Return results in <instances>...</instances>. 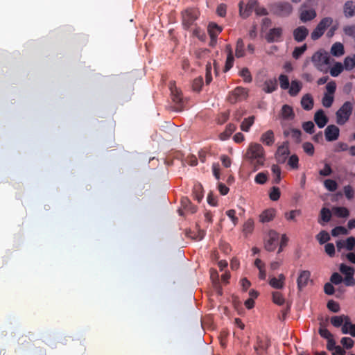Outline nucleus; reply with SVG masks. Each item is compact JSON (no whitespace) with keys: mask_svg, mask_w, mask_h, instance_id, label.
Segmentation results:
<instances>
[{"mask_svg":"<svg viewBox=\"0 0 355 355\" xmlns=\"http://www.w3.org/2000/svg\"><path fill=\"white\" fill-rule=\"evenodd\" d=\"M345 68L344 64H342L340 62H336L330 70V73L332 76L336 77L343 71Z\"/></svg>","mask_w":355,"mask_h":355,"instance_id":"58836bf2","label":"nucleus"},{"mask_svg":"<svg viewBox=\"0 0 355 355\" xmlns=\"http://www.w3.org/2000/svg\"><path fill=\"white\" fill-rule=\"evenodd\" d=\"M223 28L216 24L211 22L207 27V31L211 39V42H216L218 35L221 33Z\"/></svg>","mask_w":355,"mask_h":355,"instance_id":"dca6fc26","label":"nucleus"},{"mask_svg":"<svg viewBox=\"0 0 355 355\" xmlns=\"http://www.w3.org/2000/svg\"><path fill=\"white\" fill-rule=\"evenodd\" d=\"M302 128L307 133L313 134L314 132L315 125L312 121H309L304 122L302 123Z\"/></svg>","mask_w":355,"mask_h":355,"instance_id":"e2e57ef3","label":"nucleus"},{"mask_svg":"<svg viewBox=\"0 0 355 355\" xmlns=\"http://www.w3.org/2000/svg\"><path fill=\"white\" fill-rule=\"evenodd\" d=\"M327 308L334 313H338L340 311L339 304L332 300L327 302Z\"/></svg>","mask_w":355,"mask_h":355,"instance_id":"0e129e2a","label":"nucleus"},{"mask_svg":"<svg viewBox=\"0 0 355 355\" xmlns=\"http://www.w3.org/2000/svg\"><path fill=\"white\" fill-rule=\"evenodd\" d=\"M320 217L321 219L325 223L330 221L331 218V212L330 209L325 207L322 208L320 211Z\"/></svg>","mask_w":355,"mask_h":355,"instance_id":"c03bdc74","label":"nucleus"},{"mask_svg":"<svg viewBox=\"0 0 355 355\" xmlns=\"http://www.w3.org/2000/svg\"><path fill=\"white\" fill-rule=\"evenodd\" d=\"M299 158L297 155H292L288 161V164L291 166V168L293 169H297L299 167Z\"/></svg>","mask_w":355,"mask_h":355,"instance_id":"13d9d810","label":"nucleus"},{"mask_svg":"<svg viewBox=\"0 0 355 355\" xmlns=\"http://www.w3.org/2000/svg\"><path fill=\"white\" fill-rule=\"evenodd\" d=\"M236 125L234 123H229L227 125L225 130L220 135V138L222 140L227 139L230 135L236 130Z\"/></svg>","mask_w":355,"mask_h":355,"instance_id":"c756f323","label":"nucleus"},{"mask_svg":"<svg viewBox=\"0 0 355 355\" xmlns=\"http://www.w3.org/2000/svg\"><path fill=\"white\" fill-rule=\"evenodd\" d=\"M314 121L320 128H322L327 123L328 118L322 110H319L314 115Z\"/></svg>","mask_w":355,"mask_h":355,"instance_id":"6ab92c4d","label":"nucleus"},{"mask_svg":"<svg viewBox=\"0 0 355 355\" xmlns=\"http://www.w3.org/2000/svg\"><path fill=\"white\" fill-rule=\"evenodd\" d=\"M343 191L345 197L348 200H352L354 197V190L351 185H346L343 187Z\"/></svg>","mask_w":355,"mask_h":355,"instance_id":"bf43d9fd","label":"nucleus"},{"mask_svg":"<svg viewBox=\"0 0 355 355\" xmlns=\"http://www.w3.org/2000/svg\"><path fill=\"white\" fill-rule=\"evenodd\" d=\"M347 234V230L343 226H337L331 230V235L333 236H338L339 235H346Z\"/></svg>","mask_w":355,"mask_h":355,"instance_id":"de8ad7c7","label":"nucleus"},{"mask_svg":"<svg viewBox=\"0 0 355 355\" xmlns=\"http://www.w3.org/2000/svg\"><path fill=\"white\" fill-rule=\"evenodd\" d=\"M302 84L299 80H292L288 88V94L291 96H297L302 89Z\"/></svg>","mask_w":355,"mask_h":355,"instance_id":"a878e982","label":"nucleus"},{"mask_svg":"<svg viewBox=\"0 0 355 355\" xmlns=\"http://www.w3.org/2000/svg\"><path fill=\"white\" fill-rule=\"evenodd\" d=\"M279 81L280 87L282 89L286 90L289 88V86H290L289 80H288V77L286 75L281 74L279 76Z\"/></svg>","mask_w":355,"mask_h":355,"instance_id":"a19ab883","label":"nucleus"},{"mask_svg":"<svg viewBox=\"0 0 355 355\" xmlns=\"http://www.w3.org/2000/svg\"><path fill=\"white\" fill-rule=\"evenodd\" d=\"M254 229V221L248 219L243 225V231L245 234H250Z\"/></svg>","mask_w":355,"mask_h":355,"instance_id":"6e6d98bb","label":"nucleus"},{"mask_svg":"<svg viewBox=\"0 0 355 355\" xmlns=\"http://www.w3.org/2000/svg\"><path fill=\"white\" fill-rule=\"evenodd\" d=\"M331 53L336 57H340L345 53L344 46L340 42L334 43L331 48Z\"/></svg>","mask_w":355,"mask_h":355,"instance_id":"c85d7f7f","label":"nucleus"},{"mask_svg":"<svg viewBox=\"0 0 355 355\" xmlns=\"http://www.w3.org/2000/svg\"><path fill=\"white\" fill-rule=\"evenodd\" d=\"M285 276L280 274L278 278L272 277L269 281V284L275 289H281L284 286Z\"/></svg>","mask_w":355,"mask_h":355,"instance_id":"b1692460","label":"nucleus"},{"mask_svg":"<svg viewBox=\"0 0 355 355\" xmlns=\"http://www.w3.org/2000/svg\"><path fill=\"white\" fill-rule=\"evenodd\" d=\"M272 13L278 17H285L293 11V7L288 2H278L271 6Z\"/></svg>","mask_w":355,"mask_h":355,"instance_id":"20e7f679","label":"nucleus"},{"mask_svg":"<svg viewBox=\"0 0 355 355\" xmlns=\"http://www.w3.org/2000/svg\"><path fill=\"white\" fill-rule=\"evenodd\" d=\"M345 249L350 252H355V237L349 236L345 239Z\"/></svg>","mask_w":355,"mask_h":355,"instance_id":"8fccbe9b","label":"nucleus"},{"mask_svg":"<svg viewBox=\"0 0 355 355\" xmlns=\"http://www.w3.org/2000/svg\"><path fill=\"white\" fill-rule=\"evenodd\" d=\"M261 141L263 142L266 146H270L274 144L275 137L274 133L272 130H268L263 134H262L261 139Z\"/></svg>","mask_w":355,"mask_h":355,"instance_id":"bb28decb","label":"nucleus"},{"mask_svg":"<svg viewBox=\"0 0 355 355\" xmlns=\"http://www.w3.org/2000/svg\"><path fill=\"white\" fill-rule=\"evenodd\" d=\"M254 119L255 118L254 116L244 119L241 124V130L244 132H248L250 129V127L254 124Z\"/></svg>","mask_w":355,"mask_h":355,"instance_id":"473e14b6","label":"nucleus"},{"mask_svg":"<svg viewBox=\"0 0 355 355\" xmlns=\"http://www.w3.org/2000/svg\"><path fill=\"white\" fill-rule=\"evenodd\" d=\"M275 215L276 210L275 209H267L259 215V221L262 223H268L274 219Z\"/></svg>","mask_w":355,"mask_h":355,"instance_id":"f3484780","label":"nucleus"},{"mask_svg":"<svg viewBox=\"0 0 355 355\" xmlns=\"http://www.w3.org/2000/svg\"><path fill=\"white\" fill-rule=\"evenodd\" d=\"M334 100V97L333 95L324 94L322 99V103L324 107L329 108L332 105Z\"/></svg>","mask_w":355,"mask_h":355,"instance_id":"49530a36","label":"nucleus"},{"mask_svg":"<svg viewBox=\"0 0 355 355\" xmlns=\"http://www.w3.org/2000/svg\"><path fill=\"white\" fill-rule=\"evenodd\" d=\"M247 96V90L243 87H237L230 93L227 99L230 103L234 104L239 101L245 99Z\"/></svg>","mask_w":355,"mask_h":355,"instance_id":"423d86ee","label":"nucleus"},{"mask_svg":"<svg viewBox=\"0 0 355 355\" xmlns=\"http://www.w3.org/2000/svg\"><path fill=\"white\" fill-rule=\"evenodd\" d=\"M319 334L320 335L321 337L325 338V339H330L331 338H333V335L331 334V333L327 329H326L322 323H320V327L319 329Z\"/></svg>","mask_w":355,"mask_h":355,"instance_id":"5fc2aeb1","label":"nucleus"},{"mask_svg":"<svg viewBox=\"0 0 355 355\" xmlns=\"http://www.w3.org/2000/svg\"><path fill=\"white\" fill-rule=\"evenodd\" d=\"M343 281L342 276L338 272H334L330 277L331 283L335 285L340 284Z\"/></svg>","mask_w":355,"mask_h":355,"instance_id":"338daca9","label":"nucleus"},{"mask_svg":"<svg viewBox=\"0 0 355 355\" xmlns=\"http://www.w3.org/2000/svg\"><path fill=\"white\" fill-rule=\"evenodd\" d=\"M353 110V105L350 101H346L336 112V123L344 125L349 119Z\"/></svg>","mask_w":355,"mask_h":355,"instance_id":"f03ea898","label":"nucleus"},{"mask_svg":"<svg viewBox=\"0 0 355 355\" xmlns=\"http://www.w3.org/2000/svg\"><path fill=\"white\" fill-rule=\"evenodd\" d=\"M349 316L345 315H336L331 318V323L335 327H340Z\"/></svg>","mask_w":355,"mask_h":355,"instance_id":"2f4dec72","label":"nucleus"},{"mask_svg":"<svg viewBox=\"0 0 355 355\" xmlns=\"http://www.w3.org/2000/svg\"><path fill=\"white\" fill-rule=\"evenodd\" d=\"M312 62L315 67L320 71H324V67L329 64V56L327 53L317 51L312 58Z\"/></svg>","mask_w":355,"mask_h":355,"instance_id":"39448f33","label":"nucleus"},{"mask_svg":"<svg viewBox=\"0 0 355 355\" xmlns=\"http://www.w3.org/2000/svg\"><path fill=\"white\" fill-rule=\"evenodd\" d=\"M203 85V79L201 76L195 78L192 83L193 90L200 92Z\"/></svg>","mask_w":355,"mask_h":355,"instance_id":"864d4df0","label":"nucleus"},{"mask_svg":"<svg viewBox=\"0 0 355 355\" xmlns=\"http://www.w3.org/2000/svg\"><path fill=\"white\" fill-rule=\"evenodd\" d=\"M270 346V341L267 338H262L260 336L257 337V342L254 346V354L263 355Z\"/></svg>","mask_w":355,"mask_h":355,"instance_id":"9d476101","label":"nucleus"},{"mask_svg":"<svg viewBox=\"0 0 355 355\" xmlns=\"http://www.w3.org/2000/svg\"><path fill=\"white\" fill-rule=\"evenodd\" d=\"M181 206L184 211L191 214H194L197 211V207L193 205L187 197L182 198Z\"/></svg>","mask_w":355,"mask_h":355,"instance_id":"5701e85b","label":"nucleus"},{"mask_svg":"<svg viewBox=\"0 0 355 355\" xmlns=\"http://www.w3.org/2000/svg\"><path fill=\"white\" fill-rule=\"evenodd\" d=\"M293 38L297 42H303L309 35V30L304 26H299L293 30Z\"/></svg>","mask_w":355,"mask_h":355,"instance_id":"4468645a","label":"nucleus"},{"mask_svg":"<svg viewBox=\"0 0 355 355\" xmlns=\"http://www.w3.org/2000/svg\"><path fill=\"white\" fill-rule=\"evenodd\" d=\"M311 272L309 270H302L300 272L297 279V288L302 291L308 284L310 279Z\"/></svg>","mask_w":355,"mask_h":355,"instance_id":"2eb2a0df","label":"nucleus"},{"mask_svg":"<svg viewBox=\"0 0 355 355\" xmlns=\"http://www.w3.org/2000/svg\"><path fill=\"white\" fill-rule=\"evenodd\" d=\"M268 180V175L265 173H259L254 178L257 184H263Z\"/></svg>","mask_w":355,"mask_h":355,"instance_id":"680f3d73","label":"nucleus"},{"mask_svg":"<svg viewBox=\"0 0 355 355\" xmlns=\"http://www.w3.org/2000/svg\"><path fill=\"white\" fill-rule=\"evenodd\" d=\"M243 1H240L239 3V14L243 19L248 18L252 13L253 9L255 8L257 1L254 0H250L245 6V8H243Z\"/></svg>","mask_w":355,"mask_h":355,"instance_id":"9b49d317","label":"nucleus"},{"mask_svg":"<svg viewBox=\"0 0 355 355\" xmlns=\"http://www.w3.org/2000/svg\"><path fill=\"white\" fill-rule=\"evenodd\" d=\"M272 301L275 304L278 305H282L284 303V297L283 295L278 291L272 293Z\"/></svg>","mask_w":355,"mask_h":355,"instance_id":"a18cd8bd","label":"nucleus"},{"mask_svg":"<svg viewBox=\"0 0 355 355\" xmlns=\"http://www.w3.org/2000/svg\"><path fill=\"white\" fill-rule=\"evenodd\" d=\"M334 214L340 218H347L349 216L348 209L344 207H336L333 209Z\"/></svg>","mask_w":355,"mask_h":355,"instance_id":"4c0bfd02","label":"nucleus"},{"mask_svg":"<svg viewBox=\"0 0 355 355\" xmlns=\"http://www.w3.org/2000/svg\"><path fill=\"white\" fill-rule=\"evenodd\" d=\"M316 239L320 243V244H324L330 240V236L327 232L322 230L316 236Z\"/></svg>","mask_w":355,"mask_h":355,"instance_id":"ea45409f","label":"nucleus"},{"mask_svg":"<svg viewBox=\"0 0 355 355\" xmlns=\"http://www.w3.org/2000/svg\"><path fill=\"white\" fill-rule=\"evenodd\" d=\"M343 12L347 18L355 16V3L353 1H346L344 4Z\"/></svg>","mask_w":355,"mask_h":355,"instance_id":"412c9836","label":"nucleus"},{"mask_svg":"<svg viewBox=\"0 0 355 355\" xmlns=\"http://www.w3.org/2000/svg\"><path fill=\"white\" fill-rule=\"evenodd\" d=\"M277 89V83L275 78L267 80L263 83V90L266 93H272Z\"/></svg>","mask_w":355,"mask_h":355,"instance_id":"cd10ccee","label":"nucleus"},{"mask_svg":"<svg viewBox=\"0 0 355 355\" xmlns=\"http://www.w3.org/2000/svg\"><path fill=\"white\" fill-rule=\"evenodd\" d=\"M340 343L344 346V347L347 349H351L354 346V340L349 337L342 338Z\"/></svg>","mask_w":355,"mask_h":355,"instance_id":"774afa93","label":"nucleus"},{"mask_svg":"<svg viewBox=\"0 0 355 355\" xmlns=\"http://www.w3.org/2000/svg\"><path fill=\"white\" fill-rule=\"evenodd\" d=\"M332 23L333 19L330 17H326L320 20L317 26L324 32L326 29L332 24Z\"/></svg>","mask_w":355,"mask_h":355,"instance_id":"e433bc0d","label":"nucleus"},{"mask_svg":"<svg viewBox=\"0 0 355 355\" xmlns=\"http://www.w3.org/2000/svg\"><path fill=\"white\" fill-rule=\"evenodd\" d=\"M304 151L309 155L312 156L314 154V146L310 142H305L302 145Z\"/></svg>","mask_w":355,"mask_h":355,"instance_id":"69168bd1","label":"nucleus"},{"mask_svg":"<svg viewBox=\"0 0 355 355\" xmlns=\"http://www.w3.org/2000/svg\"><path fill=\"white\" fill-rule=\"evenodd\" d=\"M198 11L193 8H188L182 12V24L184 29H189L198 18Z\"/></svg>","mask_w":355,"mask_h":355,"instance_id":"7ed1b4c3","label":"nucleus"},{"mask_svg":"<svg viewBox=\"0 0 355 355\" xmlns=\"http://www.w3.org/2000/svg\"><path fill=\"white\" fill-rule=\"evenodd\" d=\"M307 45L304 44L302 46L295 47L293 51V57L295 59H298L306 51Z\"/></svg>","mask_w":355,"mask_h":355,"instance_id":"37998d69","label":"nucleus"},{"mask_svg":"<svg viewBox=\"0 0 355 355\" xmlns=\"http://www.w3.org/2000/svg\"><path fill=\"white\" fill-rule=\"evenodd\" d=\"M340 271L345 275V276L348 275H354V269L352 267L348 266L344 263H341L340 265Z\"/></svg>","mask_w":355,"mask_h":355,"instance_id":"3c124183","label":"nucleus"},{"mask_svg":"<svg viewBox=\"0 0 355 355\" xmlns=\"http://www.w3.org/2000/svg\"><path fill=\"white\" fill-rule=\"evenodd\" d=\"M268 236V239L265 243V249L267 251L272 252L276 249L278 245L279 234L275 231H270Z\"/></svg>","mask_w":355,"mask_h":355,"instance_id":"f8f14e48","label":"nucleus"},{"mask_svg":"<svg viewBox=\"0 0 355 355\" xmlns=\"http://www.w3.org/2000/svg\"><path fill=\"white\" fill-rule=\"evenodd\" d=\"M283 29L281 27L272 28L269 30L265 38L268 43L279 42L282 37Z\"/></svg>","mask_w":355,"mask_h":355,"instance_id":"1a4fd4ad","label":"nucleus"},{"mask_svg":"<svg viewBox=\"0 0 355 355\" xmlns=\"http://www.w3.org/2000/svg\"><path fill=\"white\" fill-rule=\"evenodd\" d=\"M324 185L328 191L331 192L335 191L338 188L337 182L335 180L331 179L325 180L324 182Z\"/></svg>","mask_w":355,"mask_h":355,"instance_id":"79ce46f5","label":"nucleus"},{"mask_svg":"<svg viewBox=\"0 0 355 355\" xmlns=\"http://www.w3.org/2000/svg\"><path fill=\"white\" fill-rule=\"evenodd\" d=\"M344 67L347 71H351L355 68V53L352 56H347L344 60Z\"/></svg>","mask_w":355,"mask_h":355,"instance_id":"f704fd0d","label":"nucleus"},{"mask_svg":"<svg viewBox=\"0 0 355 355\" xmlns=\"http://www.w3.org/2000/svg\"><path fill=\"white\" fill-rule=\"evenodd\" d=\"M271 171L274 175L272 182L274 184H279L281 180V168L277 164H273L271 166Z\"/></svg>","mask_w":355,"mask_h":355,"instance_id":"c9c22d12","label":"nucleus"},{"mask_svg":"<svg viewBox=\"0 0 355 355\" xmlns=\"http://www.w3.org/2000/svg\"><path fill=\"white\" fill-rule=\"evenodd\" d=\"M343 32L347 35L355 40V24L344 26Z\"/></svg>","mask_w":355,"mask_h":355,"instance_id":"09e8293b","label":"nucleus"},{"mask_svg":"<svg viewBox=\"0 0 355 355\" xmlns=\"http://www.w3.org/2000/svg\"><path fill=\"white\" fill-rule=\"evenodd\" d=\"M186 235L188 237L192 239L193 240L200 241L204 238V236L205 235V232L204 230H202L200 228L198 225H196V230H189L187 231Z\"/></svg>","mask_w":355,"mask_h":355,"instance_id":"a211bd4d","label":"nucleus"},{"mask_svg":"<svg viewBox=\"0 0 355 355\" xmlns=\"http://www.w3.org/2000/svg\"><path fill=\"white\" fill-rule=\"evenodd\" d=\"M281 116L284 120H293L295 118L293 107L288 105H284L281 110Z\"/></svg>","mask_w":355,"mask_h":355,"instance_id":"aec40b11","label":"nucleus"},{"mask_svg":"<svg viewBox=\"0 0 355 355\" xmlns=\"http://www.w3.org/2000/svg\"><path fill=\"white\" fill-rule=\"evenodd\" d=\"M316 17V12L313 9L301 10L300 19L302 22L313 19Z\"/></svg>","mask_w":355,"mask_h":355,"instance_id":"4be33fe9","label":"nucleus"},{"mask_svg":"<svg viewBox=\"0 0 355 355\" xmlns=\"http://www.w3.org/2000/svg\"><path fill=\"white\" fill-rule=\"evenodd\" d=\"M240 76L243 78L245 83H251L252 80V78L249 69L246 67L243 68L240 71Z\"/></svg>","mask_w":355,"mask_h":355,"instance_id":"603ef678","label":"nucleus"},{"mask_svg":"<svg viewBox=\"0 0 355 355\" xmlns=\"http://www.w3.org/2000/svg\"><path fill=\"white\" fill-rule=\"evenodd\" d=\"M340 130L335 125H329L324 130V135L326 140L333 141L336 140L339 137Z\"/></svg>","mask_w":355,"mask_h":355,"instance_id":"ddd939ff","label":"nucleus"},{"mask_svg":"<svg viewBox=\"0 0 355 355\" xmlns=\"http://www.w3.org/2000/svg\"><path fill=\"white\" fill-rule=\"evenodd\" d=\"M290 154L288 142L285 141L277 148L275 153V159L277 163L284 164Z\"/></svg>","mask_w":355,"mask_h":355,"instance_id":"0eeeda50","label":"nucleus"},{"mask_svg":"<svg viewBox=\"0 0 355 355\" xmlns=\"http://www.w3.org/2000/svg\"><path fill=\"white\" fill-rule=\"evenodd\" d=\"M313 99L310 94L304 95L301 99V105L305 110H311L313 107Z\"/></svg>","mask_w":355,"mask_h":355,"instance_id":"393cba45","label":"nucleus"},{"mask_svg":"<svg viewBox=\"0 0 355 355\" xmlns=\"http://www.w3.org/2000/svg\"><path fill=\"white\" fill-rule=\"evenodd\" d=\"M235 55L236 58H242L245 55V45L243 40L241 38H239L236 41Z\"/></svg>","mask_w":355,"mask_h":355,"instance_id":"7c9ffc66","label":"nucleus"},{"mask_svg":"<svg viewBox=\"0 0 355 355\" xmlns=\"http://www.w3.org/2000/svg\"><path fill=\"white\" fill-rule=\"evenodd\" d=\"M280 195H281V193H280L279 189L277 187H273L272 188V190L270 193L269 196H270V200H272L273 201H277V200L279 199Z\"/></svg>","mask_w":355,"mask_h":355,"instance_id":"052dcab7","label":"nucleus"},{"mask_svg":"<svg viewBox=\"0 0 355 355\" xmlns=\"http://www.w3.org/2000/svg\"><path fill=\"white\" fill-rule=\"evenodd\" d=\"M171 98L174 105V110L176 112H181L184 107V101L182 98L181 92L177 89H171Z\"/></svg>","mask_w":355,"mask_h":355,"instance_id":"6e6552de","label":"nucleus"},{"mask_svg":"<svg viewBox=\"0 0 355 355\" xmlns=\"http://www.w3.org/2000/svg\"><path fill=\"white\" fill-rule=\"evenodd\" d=\"M234 60V58L232 52L227 53L225 66V69H224L225 72L229 71L233 67Z\"/></svg>","mask_w":355,"mask_h":355,"instance_id":"4d7b16f0","label":"nucleus"},{"mask_svg":"<svg viewBox=\"0 0 355 355\" xmlns=\"http://www.w3.org/2000/svg\"><path fill=\"white\" fill-rule=\"evenodd\" d=\"M284 134L285 136H288V135L291 134L292 138L294 139L297 143H300L302 141V139H301L302 132L299 129L291 128L290 130V131H286V130L284 131Z\"/></svg>","mask_w":355,"mask_h":355,"instance_id":"72a5a7b5","label":"nucleus"},{"mask_svg":"<svg viewBox=\"0 0 355 355\" xmlns=\"http://www.w3.org/2000/svg\"><path fill=\"white\" fill-rule=\"evenodd\" d=\"M245 159L249 162L253 172L261 168L265 163V150L263 146L257 143L249 145L245 154Z\"/></svg>","mask_w":355,"mask_h":355,"instance_id":"f257e3e1","label":"nucleus"}]
</instances>
